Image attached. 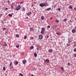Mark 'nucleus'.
<instances>
[{
  "mask_svg": "<svg viewBox=\"0 0 76 76\" xmlns=\"http://www.w3.org/2000/svg\"><path fill=\"white\" fill-rule=\"evenodd\" d=\"M20 7H21L20 6V5H18L15 8V10H20Z\"/></svg>",
  "mask_w": 76,
  "mask_h": 76,
  "instance_id": "nucleus-1",
  "label": "nucleus"
},
{
  "mask_svg": "<svg viewBox=\"0 0 76 76\" xmlns=\"http://www.w3.org/2000/svg\"><path fill=\"white\" fill-rule=\"evenodd\" d=\"M45 31V28H42V31H41V33L42 34H44Z\"/></svg>",
  "mask_w": 76,
  "mask_h": 76,
  "instance_id": "nucleus-2",
  "label": "nucleus"
},
{
  "mask_svg": "<svg viewBox=\"0 0 76 76\" xmlns=\"http://www.w3.org/2000/svg\"><path fill=\"white\" fill-rule=\"evenodd\" d=\"M39 39H42V38H43V36L41 35H40L39 37Z\"/></svg>",
  "mask_w": 76,
  "mask_h": 76,
  "instance_id": "nucleus-3",
  "label": "nucleus"
},
{
  "mask_svg": "<svg viewBox=\"0 0 76 76\" xmlns=\"http://www.w3.org/2000/svg\"><path fill=\"white\" fill-rule=\"evenodd\" d=\"M22 62L23 64H25L26 63V60H24L22 61Z\"/></svg>",
  "mask_w": 76,
  "mask_h": 76,
  "instance_id": "nucleus-4",
  "label": "nucleus"
},
{
  "mask_svg": "<svg viewBox=\"0 0 76 76\" xmlns=\"http://www.w3.org/2000/svg\"><path fill=\"white\" fill-rule=\"evenodd\" d=\"M48 51L50 53H51L53 51V50L52 49H50L48 50Z\"/></svg>",
  "mask_w": 76,
  "mask_h": 76,
  "instance_id": "nucleus-5",
  "label": "nucleus"
},
{
  "mask_svg": "<svg viewBox=\"0 0 76 76\" xmlns=\"http://www.w3.org/2000/svg\"><path fill=\"white\" fill-rule=\"evenodd\" d=\"M72 33H75L76 32V30L74 29H73L72 31Z\"/></svg>",
  "mask_w": 76,
  "mask_h": 76,
  "instance_id": "nucleus-6",
  "label": "nucleus"
},
{
  "mask_svg": "<svg viewBox=\"0 0 76 76\" xmlns=\"http://www.w3.org/2000/svg\"><path fill=\"white\" fill-rule=\"evenodd\" d=\"M48 4L46 2L43 3V5L44 6H48L47 5Z\"/></svg>",
  "mask_w": 76,
  "mask_h": 76,
  "instance_id": "nucleus-7",
  "label": "nucleus"
},
{
  "mask_svg": "<svg viewBox=\"0 0 76 76\" xmlns=\"http://www.w3.org/2000/svg\"><path fill=\"white\" fill-rule=\"evenodd\" d=\"M39 6H40V7H44V4L43 3H41L39 4Z\"/></svg>",
  "mask_w": 76,
  "mask_h": 76,
  "instance_id": "nucleus-8",
  "label": "nucleus"
},
{
  "mask_svg": "<svg viewBox=\"0 0 76 76\" xmlns=\"http://www.w3.org/2000/svg\"><path fill=\"white\" fill-rule=\"evenodd\" d=\"M32 13V12H28V13H27V15L29 16V15H31Z\"/></svg>",
  "mask_w": 76,
  "mask_h": 76,
  "instance_id": "nucleus-9",
  "label": "nucleus"
},
{
  "mask_svg": "<svg viewBox=\"0 0 76 76\" xmlns=\"http://www.w3.org/2000/svg\"><path fill=\"white\" fill-rule=\"evenodd\" d=\"M45 62L46 63H49V62H50V61H49V60L48 59H46L45 60Z\"/></svg>",
  "mask_w": 76,
  "mask_h": 76,
  "instance_id": "nucleus-10",
  "label": "nucleus"
},
{
  "mask_svg": "<svg viewBox=\"0 0 76 76\" xmlns=\"http://www.w3.org/2000/svg\"><path fill=\"white\" fill-rule=\"evenodd\" d=\"M13 15V13H11V14H9L8 15H9V16H10V17H12V15Z\"/></svg>",
  "mask_w": 76,
  "mask_h": 76,
  "instance_id": "nucleus-11",
  "label": "nucleus"
},
{
  "mask_svg": "<svg viewBox=\"0 0 76 76\" xmlns=\"http://www.w3.org/2000/svg\"><path fill=\"white\" fill-rule=\"evenodd\" d=\"M41 19L42 20H44L45 18H44V16H42L41 17Z\"/></svg>",
  "mask_w": 76,
  "mask_h": 76,
  "instance_id": "nucleus-12",
  "label": "nucleus"
},
{
  "mask_svg": "<svg viewBox=\"0 0 76 76\" xmlns=\"http://www.w3.org/2000/svg\"><path fill=\"white\" fill-rule=\"evenodd\" d=\"M56 34L57 35H61V33L59 32H57Z\"/></svg>",
  "mask_w": 76,
  "mask_h": 76,
  "instance_id": "nucleus-13",
  "label": "nucleus"
},
{
  "mask_svg": "<svg viewBox=\"0 0 76 76\" xmlns=\"http://www.w3.org/2000/svg\"><path fill=\"white\" fill-rule=\"evenodd\" d=\"M57 27V26L56 25H55L53 27V28H56Z\"/></svg>",
  "mask_w": 76,
  "mask_h": 76,
  "instance_id": "nucleus-14",
  "label": "nucleus"
},
{
  "mask_svg": "<svg viewBox=\"0 0 76 76\" xmlns=\"http://www.w3.org/2000/svg\"><path fill=\"white\" fill-rule=\"evenodd\" d=\"M51 8L50 7L49 8L46 9V10H47V11L48 10H51Z\"/></svg>",
  "mask_w": 76,
  "mask_h": 76,
  "instance_id": "nucleus-15",
  "label": "nucleus"
},
{
  "mask_svg": "<svg viewBox=\"0 0 76 76\" xmlns=\"http://www.w3.org/2000/svg\"><path fill=\"white\" fill-rule=\"evenodd\" d=\"M34 57H37V53H34Z\"/></svg>",
  "mask_w": 76,
  "mask_h": 76,
  "instance_id": "nucleus-16",
  "label": "nucleus"
},
{
  "mask_svg": "<svg viewBox=\"0 0 76 76\" xmlns=\"http://www.w3.org/2000/svg\"><path fill=\"white\" fill-rule=\"evenodd\" d=\"M61 69L62 71H63L64 70V68H63V67H61Z\"/></svg>",
  "mask_w": 76,
  "mask_h": 76,
  "instance_id": "nucleus-17",
  "label": "nucleus"
},
{
  "mask_svg": "<svg viewBox=\"0 0 76 76\" xmlns=\"http://www.w3.org/2000/svg\"><path fill=\"white\" fill-rule=\"evenodd\" d=\"M22 11L23 12H24V11H25V8H23Z\"/></svg>",
  "mask_w": 76,
  "mask_h": 76,
  "instance_id": "nucleus-18",
  "label": "nucleus"
},
{
  "mask_svg": "<svg viewBox=\"0 0 76 76\" xmlns=\"http://www.w3.org/2000/svg\"><path fill=\"white\" fill-rule=\"evenodd\" d=\"M34 48V46H31L30 47V50H32Z\"/></svg>",
  "mask_w": 76,
  "mask_h": 76,
  "instance_id": "nucleus-19",
  "label": "nucleus"
},
{
  "mask_svg": "<svg viewBox=\"0 0 76 76\" xmlns=\"http://www.w3.org/2000/svg\"><path fill=\"white\" fill-rule=\"evenodd\" d=\"M3 70L4 71H5V70H6V68H5V67H3Z\"/></svg>",
  "mask_w": 76,
  "mask_h": 76,
  "instance_id": "nucleus-20",
  "label": "nucleus"
},
{
  "mask_svg": "<svg viewBox=\"0 0 76 76\" xmlns=\"http://www.w3.org/2000/svg\"><path fill=\"white\" fill-rule=\"evenodd\" d=\"M24 39H26V38H27V36L26 35L24 37Z\"/></svg>",
  "mask_w": 76,
  "mask_h": 76,
  "instance_id": "nucleus-21",
  "label": "nucleus"
},
{
  "mask_svg": "<svg viewBox=\"0 0 76 76\" xmlns=\"http://www.w3.org/2000/svg\"><path fill=\"white\" fill-rule=\"evenodd\" d=\"M16 37H17V38H19V35L18 34H17L16 35Z\"/></svg>",
  "mask_w": 76,
  "mask_h": 76,
  "instance_id": "nucleus-22",
  "label": "nucleus"
},
{
  "mask_svg": "<svg viewBox=\"0 0 76 76\" xmlns=\"http://www.w3.org/2000/svg\"><path fill=\"white\" fill-rule=\"evenodd\" d=\"M69 9H72V7L71 6H69Z\"/></svg>",
  "mask_w": 76,
  "mask_h": 76,
  "instance_id": "nucleus-23",
  "label": "nucleus"
},
{
  "mask_svg": "<svg viewBox=\"0 0 76 76\" xmlns=\"http://www.w3.org/2000/svg\"><path fill=\"white\" fill-rule=\"evenodd\" d=\"M65 21H67V19L66 18H65L63 20V22H65Z\"/></svg>",
  "mask_w": 76,
  "mask_h": 76,
  "instance_id": "nucleus-24",
  "label": "nucleus"
},
{
  "mask_svg": "<svg viewBox=\"0 0 76 76\" xmlns=\"http://www.w3.org/2000/svg\"><path fill=\"white\" fill-rule=\"evenodd\" d=\"M12 65V62H11L10 64V67Z\"/></svg>",
  "mask_w": 76,
  "mask_h": 76,
  "instance_id": "nucleus-25",
  "label": "nucleus"
},
{
  "mask_svg": "<svg viewBox=\"0 0 76 76\" xmlns=\"http://www.w3.org/2000/svg\"><path fill=\"white\" fill-rule=\"evenodd\" d=\"M18 64V61H16L15 62V64L16 65H17V64Z\"/></svg>",
  "mask_w": 76,
  "mask_h": 76,
  "instance_id": "nucleus-26",
  "label": "nucleus"
},
{
  "mask_svg": "<svg viewBox=\"0 0 76 76\" xmlns=\"http://www.w3.org/2000/svg\"><path fill=\"white\" fill-rule=\"evenodd\" d=\"M7 2L8 4H9L10 3V1L8 0L7 1Z\"/></svg>",
  "mask_w": 76,
  "mask_h": 76,
  "instance_id": "nucleus-27",
  "label": "nucleus"
},
{
  "mask_svg": "<svg viewBox=\"0 0 76 76\" xmlns=\"http://www.w3.org/2000/svg\"><path fill=\"white\" fill-rule=\"evenodd\" d=\"M19 75H20V76H23V75L22 74H21V73H20L19 74Z\"/></svg>",
  "mask_w": 76,
  "mask_h": 76,
  "instance_id": "nucleus-28",
  "label": "nucleus"
},
{
  "mask_svg": "<svg viewBox=\"0 0 76 76\" xmlns=\"http://www.w3.org/2000/svg\"><path fill=\"white\" fill-rule=\"evenodd\" d=\"M46 37L47 38V39L49 37V36L48 35H47L46 36Z\"/></svg>",
  "mask_w": 76,
  "mask_h": 76,
  "instance_id": "nucleus-29",
  "label": "nucleus"
},
{
  "mask_svg": "<svg viewBox=\"0 0 76 76\" xmlns=\"http://www.w3.org/2000/svg\"><path fill=\"white\" fill-rule=\"evenodd\" d=\"M30 29L31 30V31H32V30H33V28H30Z\"/></svg>",
  "mask_w": 76,
  "mask_h": 76,
  "instance_id": "nucleus-30",
  "label": "nucleus"
},
{
  "mask_svg": "<svg viewBox=\"0 0 76 76\" xmlns=\"http://www.w3.org/2000/svg\"><path fill=\"white\" fill-rule=\"evenodd\" d=\"M16 48H19V45H18L16 46Z\"/></svg>",
  "mask_w": 76,
  "mask_h": 76,
  "instance_id": "nucleus-31",
  "label": "nucleus"
},
{
  "mask_svg": "<svg viewBox=\"0 0 76 76\" xmlns=\"http://www.w3.org/2000/svg\"><path fill=\"white\" fill-rule=\"evenodd\" d=\"M74 52H76V48L74 49Z\"/></svg>",
  "mask_w": 76,
  "mask_h": 76,
  "instance_id": "nucleus-32",
  "label": "nucleus"
},
{
  "mask_svg": "<svg viewBox=\"0 0 76 76\" xmlns=\"http://www.w3.org/2000/svg\"><path fill=\"white\" fill-rule=\"evenodd\" d=\"M56 22H57V23H58V22H59V21L58 20H56Z\"/></svg>",
  "mask_w": 76,
  "mask_h": 76,
  "instance_id": "nucleus-33",
  "label": "nucleus"
},
{
  "mask_svg": "<svg viewBox=\"0 0 76 76\" xmlns=\"http://www.w3.org/2000/svg\"><path fill=\"white\" fill-rule=\"evenodd\" d=\"M50 28V26H48V28Z\"/></svg>",
  "mask_w": 76,
  "mask_h": 76,
  "instance_id": "nucleus-34",
  "label": "nucleus"
},
{
  "mask_svg": "<svg viewBox=\"0 0 76 76\" xmlns=\"http://www.w3.org/2000/svg\"><path fill=\"white\" fill-rule=\"evenodd\" d=\"M69 45H70V43H69L68 44V46H69Z\"/></svg>",
  "mask_w": 76,
  "mask_h": 76,
  "instance_id": "nucleus-35",
  "label": "nucleus"
},
{
  "mask_svg": "<svg viewBox=\"0 0 76 76\" xmlns=\"http://www.w3.org/2000/svg\"><path fill=\"white\" fill-rule=\"evenodd\" d=\"M74 57H76V53H75L74 54Z\"/></svg>",
  "mask_w": 76,
  "mask_h": 76,
  "instance_id": "nucleus-36",
  "label": "nucleus"
},
{
  "mask_svg": "<svg viewBox=\"0 0 76 76\" xmlns=\"http://www.w3.org/2000/svg\"><path fill=\"white\" fill-rule=\"evenodd\" d=\"M11 9H13V6L11 5Z\"/></svg>",
  "mask_w": 76,
  "mask_h": 76,
  "instance_id": "nucleus-37",
  "label": "nucleus"
},
{
  "mask_svg": "<svg viewBox=\"0 0 76 76\" xmlns=\"http://www.w3.org/2000/svg\"><path fill=\"white\" fill-rule=\"evenodd\" d=\"M60 10H61V9H60V8H59L58 9V11H60Z\"/></svg>",
  "mask_w": 76,
  "mask_h": 76,
  "instance_id": "nucleus-38",
  "label": "nucleus"
},
{
  "mask_svg": "<svg viewBox=\"0 0 76 76\" xmlns=\"http://www.w3.org/2000/svg\"><path fill=\"white\" fill-rule=\"evenodd\" d=\"M68 66H70V63H68Z\"/></svg>",
  "mask_w": 76,
  "mask_h": 76,
  "instance_id": "nucleus-39",
  "label": "nucleus"
},
{
  "mask_svg": "<svg viewBox=\"0 0 76 76\" xmlns=\"http://www.w3.org/2000/svg\"><path fill=\"white\" fill-rule=\"evenodd\" d=\"M37 50H38V51H39V49H38V48H36Z\"/></svg>",
  "mask_w": 76,
  "mask_h": 76,
  "instance_id": "nucleus-40",
  "label": "nucleus"
},
{
  "mask_svg": "<svg viewBox=\"0 0 76 76\" xmlns=\"http://www.w3.org/2000/svg\"><path fill=\"white\" fill-rule=\"evenodd\" d=\"M25 54V53H22V55H23V56H24V55Z\"/></svg>",
  "mask_w": 76,
  "mask_h": 76,
  "instance_id": "nucleus-41",
  "label": "nucleus"
},
{
  "mask_svg": "<svg viewBox=\"0 0 76 76\" xmlns=\"http://www.w3.org/2000/svg\"><path fill=\"white\" fill-rule=\"evenodd\" d=\"M5 29H6V28H3V30H5Z\"/></svg>",
  "mask_w": 76,
  "mask_h": 76,
  "instance_id": "nucleus-42",
  "label": "nucleus"
},
{
  "mask_svg": "<svg viewBox=\"0 0 76 76\" xmlns=\"http://www.w3.org/2000/svg\"><path fill=\"white\" fill-rule=\"evenodd\" d=\"M7 45V44H4V46H6Z\"/></svg>",
  "mask_w": 76,
  "mask_h": 76,
  "instance_id": "nucleus-43",
  "label": "nucleus"
},
{
  "mask_svg": "<svg viewBox=\"0 0 76 76\" xmlns=\"http://www.w3.org/2000/svg\"><path fill=\"white\" fill-rule=\"evenodd\" d=\"M71 42V41H70V40H69L68 41V42H69H69Z\"/></svg>",
  "mask_w": 76,
  "mask_h": 76,
  "instance_id": "nucleus-44",
  "label": "nucleus"
},
{
  "mask_svg": "<svg viewBox=\"0 0 76 76\" xmlns=\"http://www.w3.org/2000/svg\"><path fill=\"white\" fill-rule=\"evenodd\" d=\"M7 9H8V8H6V10H7Z\"/></svg>",
  "mask_w": 76,
  "mask_h": 76,
  "instance_id": "nucleus-45",
  "label": "nucleus"
},
{
  "mask_svg": "<svg viewBox=\"0 0 76 76\" xmlns=\"http://www.w3.org/2000/svg\"><path fill=\"white\" fill-rule=\"evenodd\" d=\"M23 2H21L20 3V4H22V3H23Z\"/></svg>",
  "mask_w": 76,
  "mask_h": 76,
  "instance_id": "nucleus-46",
  "label": "nucleus"
},
{
  "mask_svg": "<svg viewBox=\"0 0 76 76\" xmlns=\"http://www.w3.org/2000/svg\"><path fill=\"white\" fill-rule=\"evenodd\" d=\"M15 30V31H17L18 29H16Z\"/></svg>",
  "mask_w": 76,
  "mask_h": 76,
  "instance_id": "nucleus-47",
  "label": "nucleus"
},
{
  "mask_svg": "<svg viewBox=\"0 0 76 76\" xmlns=\"http://www.w3.org/2000/svg\"><path fill=\"white\" fill-rule=\"evenodd\" d=\"M53 19L52 18H50V19Z\"/></svg>",
  "mask_w": 76,
  "mask_h": 76,
  "instance_id": "nucleus-48",
  "label": "nucleus"
},
{
  "mask_svg": "<svg viewBox=\"0 0 76 76\" xmlns=\"http://www.w3.org/2000/svg\"><path fill=\"white\" fill-rule=\"evenodd\" d=\"M26 18H27V19H28V17H26Z\"/></svg>",
  "mask_w": 76,
  "mask_h": 76,
  "instance_id": "nucleus-49",
  "label": "nucleus"
},
{
  "mask_svg": "<svg viewBox=\"0 0 76 76\" xmlns=\"http://www.w3.org/2000/svg\"><path fill=\"white\" fill-rule=\"evenodd\" d=\"M74 9H75V11H76V8H74Z\"/></svg>",
  "mask_w": 76,
  "mask_h": 76,
  "instance_id": "nucleus-50",
  "label": "nucleus"
},
{
  "mask_svg": "<svg viewBox=\"0 0 76 76\" xmlns=\"http://www.w3.org/2000/svg\"><path fill=\"white\" fill-rule=\"evenodd\" d=\"M31 76H34V75H31Z\"/></svg>",
  "mask_w": 76,
  "mask_h": 76,
  "instance_id": "nucleus-51",
  "label": "nucleus"
},
{
  "mask_svg": "<svg viewBox=\"0 0 76 76\" xmlns=\"http://www.w3.org/2000/svg\"><path fill=\"white\" fill-rule=\"evenodd\" d=\"M2 23H4V22H3V21H2Z\"/></svg>",
  "mask_w": 76,
  "mask_h": 76,
  "instance_id": "nucleus-52",
  "label": "nucleus"
},
{
  "mask_svg": "<svg viewBox=\"0 0 76 76\" xmlns=\"http://www.w3.org/2000/svg\"><path fill=\"white\" fill-rule=\"evenodd\" d=\"M32 6L33 7V6H34V5H32Z\"/></svg>",
  "mask_w": 76,
  "mask_h": 76,
  "instance_id": "nucleus-53",
  "label": "nucleus"
},
{
  "mask_svg": "<svg viewBox=\"0 0 76 76\" xmlns=\"http://www.w3.org/2000/svg\"><path fill=\"white\" fill-rule=\"evenodd\" d=\"M33 37H32V39H33Z\"/></svg>",
  "mask_w": 76,
  "mask_h": 76,
  "instance_id": "nucleus-54",
  "label": "nucleus"
},
{
  "mask_svg": "<svg viewBox=\"0 0 76 76\" xmlns=\"http://www.w3.org/2000/svg\"><path fill=\"white\" fill-rule=\"evenodd\" d=\"M74 47H75V46H76V45H74Z\"/></svg>",
  "mask_w": 76,
  "mask_h": 76,
  "instance_id": "nucleus-55",
  "label": "nucleus"
},
{
  "mask_svg": "<svg viewBox=\"0 0 76 76\" xmlns=\"http://www.w3.org/2000/svg\"><path fill=\"white\" fill-rule=\"evenodd\" d=\"M17 3H16V4H17Z\"/></svg>",
  "mask_w": 76,
  "mask_h": 76,
  "instance_id": "nucleus-56",
  "label": "nucleus"
}]
</instances>
